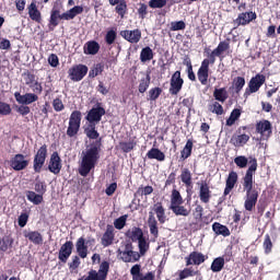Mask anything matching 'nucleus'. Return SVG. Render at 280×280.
<instances>
[{"mask_svg": "<svg viewBox=\"0 0 280 280\" xmlns=\"http://www.w3.org/2000/svg\"><path fill=\"white\" fill-rule=\"evenodd\" d=\"M14 244V238L10 235H5L0 240V250L2 253H7V250H10Z\"/></svg>", "mask_w": 280, "mask_h": 280, "instance_id": "nucleus-34", "label": "nucleus"}, {"mask_svg": "<svg viewBox=\"0 0 280 280\" xmlns=\"http://www.w3.org/2000/svg\"><path fill=\"white\" fill-rule=\"evenodd\" d=\"M191 150H194V142L191 140H187L184 149L182 150V159L185 161L191 156Z\"/></svg>", "mask_w": 280, "mask_h": 280, "instance_id": "nucleus-45", "label": "nucleus"}, {"mask_svg": "<svg viewBox=\"0 0 280 280\" xmlns=\"http://www.w3.org/2000/svg\"><path fill=\"white\" fill-rule=\"evenodd\" d=\"M52 108L56 113H62L65 110V103L60 98H55L52 101Z\"/></svg>", "mask_w": 280, "mask_h": 280, "instance_id": "nucleus-62", "label": "nucleus"}, {"mask_svg": "<svg viewBox=\"0 0 280 280\" xmlns=\"http://www.w3.org/2000/svg\"><path fill=\"white\" fill-rule=\"evenodd\" d=\"M10 165L15 172H22V170H26L27 165H30V160H26L25 155L19 153L11 159Z\"/></svg>", "mask_w": 280, "mask_h": 280, "instance_id": "nucleus-11", "label": "nucleus"}, {"mask_svg": "<svg viewBox=\"0 0 280 280\" xmlns=\"http://www.w3.org/2000/svg\"><path fill=\"white\" fill-rule=\"evenodd\" d=\"M242 112L237 108L233 109L230 117L226 119V126H233L236 119H240Z\"/></svg>", "mask_w": 280, "mask_h": 280, "instance_id": "nucleus-50", "label": "nucleus"}, {"mask_svg": "<svg viewBox=\"0 0 280 280\" xmlns=\"http://www.w3.org/2000/svg\"><path fill=\"white\" fill-rule=\"evenodd\" d=\"M118 259L125 261V264H135L141 259V254L132 249V243H125L122 249L117 250Z\"/></svg>", "mask_w": 280, "mask_h": 280, "instance_id": "nucleus-4", "label": "nucleus"}, {"mask_svg": "<svg viewBox=\"0 0 280 280\" xmlns=\"http://www.w3.org/2000/svg\"><path fill=\"white\" fill-rule=\"evenodd\" d=\"M106 115V109L102 107L101 105H96L92 107L89 112L88 115L85 116V119L88 124L96 125L102 121V117Z\"/></svg>", "mask_w": 280, "mask_h": 280, "instance_id": "nucleus-8", "label": "nucleus"}, {"mask_svg": "<svg viewBox=\"0 0 280 280\" xmlns=\"http://www.w3.org/2000/svg\"><path fill=\"white\" fill-rule=\"evenodd\" d=\"M28 16L31 21H35V23H40L43 21V15L36 5V2H32L28 7Z\"/></svg>", "mask_w": 280, "mask_h": 280, "instance_id": "nucleus-23", "label": "nucleus"}, {"mask_svg": "<svg viewBox=\"0 0 280 280\" xmlns=\"http://www.w3.org/2000/svg\"><path fill=\"white\" fill-rule=\"evenodd\" d=\"M230 45L229 42H221L215 49L209 55L211 65H215V57L222 56L224 51L229 49Z\"/></svg>", "mask_w": 280, "mask_h": 280, "instance_id": "nucleus-21", "label": "nucleus"}, {"mask_svg": "<svg viewBox=\"0 0 280 280\" xmlns=\"http://www.w3.org/2000/svg\"><path fill=\"white\" fill-rule=\"evenodd\" d=\"M209 110L212 112L214 115H224V107H222V105L218 102H213L209 106Z\"/></svg>", "mask_w": 280, "mask_h": 280, "instance_id": "nucleus-52", "label": "nucleus"}, {"mask_svg": "<svg viewBox=\"0 0 280 280\" xmlns=\"http://www.w3.org/2000/svg\"><path fill=\"white\" fill-rule=\"evenodd\" d=\"M153 58H154V51H152V48H150V46L142 48L140 52L141 62H149Z\"/></svg>", "mask_w": 280, "mask_h": 280, "instance_id": "nucleus-38", "label": "nucleus"}, {"mask_svg": "<svg viewBox=\"0 0 280 280\" xmlns=\"http://www.w3.org/2000/svg\"><path fill=\"white\" fill-rule=\"evenodd\" d=\"M82 12H84V8L80 5H75L63 13L62 7H54L50 11L49 30L58 27V25H60V21H73V19L78 16V14H82Z\"/></svg>", "mask_w": 280, "mask_h": 280, "instance_id": "nucleus-3", "label": "nucleus"}, {"mask_svg": "<svg viewBox=\"0 0 280 280\" xmlns=\"http://www.w3.org/2000/svg\"><path fill=\"white\" fill-rule=\"evenodd\" d=\"M136 145H137V142L135 140L119 143L120 150H122V152H126V153L132 152V150H135Z\"/></svg>", "mask_w": 280, "mask_h": 280, "instance_id": "nucleus-48", "label": "nucleus"}, {"mask_svg": "<svg viewBox=\"0 0 280 280\" xmlns=\"http://www.w3.org/2000/svg\"><path fill=\"white\" fill-rule=\"evenodd\" d=\"M235 165H237L241 170H244L248 165V158L244 155H238L234 159Z\"/></svg>", "mask_w": 280, "mask_h": 280, "instance_id": "nucleus-53", "label": "nucleus"}, {"mask_svg": "<svg viewBox=\"0 0 280 280\" xmlns=\"http://www.w3.org/2000/svg\"><path fill=\"white\" fill-rule=\"evenodd\" d=\"M257 172V159L249 158V166L243 177V189L246 191L244 207L246 211H253L259 198V191L253 188L255 180L253 177Z\"/></svg>", "mask_w": 280, "mask_h": 280, "instance_id": "nucleus-1", "label": "nucleus"}, {"mask_svg": "<svg viewBox=\"0 0 280 280\" xmlns=\"http://www.w3.org/2000/svg\"><path fill=\"white\" fill-rule=\"evenodd\" d=\"M148 224L151 235H153V237H159V222H156L154 214L151 213L149 215Z\"/></svg>", "mask_w": 280, "mask_h": 280, "instance_id": "nucleus-33", "label": "nucleus"}, {"mask_svg": "<svg viewBox=\"0 0 280 280\" xmlns=\"http://www.w3.org/2000/svg\"><path fill=\"white\" fill-rule=\"evenodd\" d=\"M223 268H224V257L214 258L210 266V270L212 272H222Z\"/></svg>", "mask_w": 280, "mask_h": 280, "instance_id": "nucleus-37", "label": "nucleus"}, {"mask_svg": "<svg viewBox=\"0 0 280 280\" xmlns=\"http://www.w3.org/2000/svg\"><path fill=\"white\" fill-rule=\"evenodd\" d=\"M47 161V144H43L36 152L33 160V168L36 174H40L43 166Z\"/></svg>", "mask_w": 280, "mask_h": 280, "instance_id": "nucleus-6", "label": "nucleus"}, {"mask_svg": "<svg viewBox=\"0 0 280 280\" xmlns=\"http://www.w3.org/2000/svg\"><path fill=\"white\" fill-rule=\"evenodd\" d=\"M14 97L18 104H22L24 106H30V104H34V102H38V94H35V93H26L23 95L21 94V92H15Z\"/></svg>", "mask_w": 280, "mask_h": 280, "instance_id": "nucleus-12", "label": "nucleus"}, {"mask_svg": "<svg viewBox=\"0 0 280 280\" xmlns=\"http://www.w3.org/2000/svg\"><path fill=\"white\" fill-rule=\"evenodd\" d=\"M78 280H101L97 276V270L95 269H91L89 272H88V276H83L81 277L80 279Z\"/></svg>", "mask_w": 280, "mask_h": 280, "instance_id": "nucleus-64", "label": "nucleus"}, {"mask_svg": "<svg viewBox=\"0 0 280 280\" xmlns=\"http://www.w3.org/2000/svg\"><path fill=\"white\" fill-rule=\"evenodd\" d=\"M209 65H211V59H203L197 72V78L202 85L207 84L209 80Z\"/></svg>", "mask_w": 280, "mask_h": 280, "instance_id": "nucleus-13", "label": "nucleus"}, {"mask_svg": "<svg viewBox=\"0 0 280 280\" xmlns=\"http://www.w3.org/2000/svg\"><path fill=\"white\" fill-rule=\"evenodd\" d=\"M128 5L125 1H121L116 5V12L121 19H124V16L126 15Z\"/></svg>", "mask_w": 280, "mask_h": 280, "instance_id": "nucleus-60", "label": "nucleus"}, {"mask_svg": "<svg viewBox=\"0 0 280 280\" xmlns=\"http://www.w3.org/2000/svg\"><path fill=\"white\" fill-rule=\"evenodd\" d=\"M68 73H69V78H70V80H72V82H80L81 80L84 79V75H86V73H89V67H86L84 65H77V66L72 67L71 69H69Z\"/></svg>", "mask_w": 280, "mask_h": 280, "instance_id": "nucleus-10", "label": "nucleus"}, {"mask_svg": "<svg viewBox=\"0 0 280 280\" xmlns=\"http://www.w3.org/2000/svg\"><path fill=\"white\" fill-rule=\"evenodd\" d=\"M128 220V215H121L120 218L116 219L114 221V226L115 229H117L118 231H121V229H124V226H126V221Z\"/></svg>", "mask_w": 280, "mask_h": 280, "instance_id": "nucleus-58", "label": "nucleus"}, {"mask_svg": "<svg viewBox=\"0 0 280 280\" xmlns=\"http://www.w3.org/2000/svg\"><path fill=\"white\" fill-rule=\"evenodd\" d=\"M245 84H246V79H244V77H237L233 81V85H234L236 93H240V91H242V89H244Z\"/></svg>", "mask_w": 280, "mask_h": 280, "instance_id": "nucleus-51", "label": "nucleus"}, {"mask_svg": "<svg viewBox=\"0 0 280 280\" xmlns=\"http://www.w3.org/2000/svg\"><path fill=\"white\" fill-rule=\"evenodd\" d=\"M116 39H117V32H115L114 30H110L106 33L105 40L107 45H113V43H115Z\"/></svg>", "mask_w": 280, "mask_h": 280, "instance_id": "nucleus-63", "label": "nucleus"}, {"mask_svg": "<svg viewBox=\"0 0 280 280\" xmlns=\"http://www.w3.org/2000/svg\"><path fill=\"white\" fill-rule=\"evenodd\" d=\"M212 230L214 231L215 235H222L223 237H229L231 235V231L225 225L215 222L212 224Z\"/></svg>", "mask_w": 280, "mask_h": 280, "instance_id": "nucleus-32", "label": "nucleus"}, {"mask_svg": "<svg viewBox=\"0 0 280 280\" xmlns=\"http://www.w3.org/2000/svg\"><path fill=\"white\" fill-rule=\"evenodd\" d=\"M126 237H129L133 242H139L143 237V230L135 226L126 232Z\"/></svg>", "mask_w": 280, "mask_h": 280, "instance_id": "nucleus-30", "label": "nucleus"}, {"mask_svg": "<svg viewBox=\"0 0 280 280\" xmlns=\"http://www.w3.org/2000/svg\"><path fill=\"white\" fill-rule=\"evenodd\" d=\"M185 259L186 266H200V264L207 261V256L200 252H192Z\"/></svg>", "mask_w": 280, "mask_h": 280, "instance_id": "nucleus-17", "label": "nucleus"}, {"mask_svg": "<svg viewBox=\"0 0 280 280\" xmlns=\"http://www.w3.org/2000/svg\"><path fill=\"white\" fill-rule=\"evenodd\" d=\"M161 93H163V89L161 88H152L148 92V102H156L159 97H161Z\"/></svg>", "mask_w": 280, "mask_h": 280, "instance_id": "nucleus-41", "label": "nucleus"}, {"mask_svg": "<svg viewBox=\"0 0 280 280\" xmlns=\"http://www.w3.org/2000/svg\"><path fill=\"white\" fill-rule=\"evenodd\" d=\"M185 27H187L185 21L171 22V32H180L182 30H185Z\"/></svg>", "mask_w": 280, "mask_h": 280, "instance_id": "nucleus-54", "label": "nucleus"}, {"mask_svg": "<svg viewBox=\"0 0 280 280\" xmlns=\"http://www.w3.org/2000/svg\"><path fill=\"white\" fill-rule=\"evenodd\" d=\"M80 126H82V112L73 110L69 117L67 136L70 138L78 136Z\"/></svg>", "mask_w": 280, "mask_h": 280, "instance_id": "nucleus-5", "label": "nucleus"}, {"mask_svg": "<svg viewBox=\"0 0 280 280\" xmlns=\"http://www.w3.org/2000/svg\"><path fill=\"white\" fill-rule=\"evenodd\" d=\"M171 211H173V213H175L176 215H182L184 218H187L190 213L191 210L187 209L185 206L183 205H177V206H173L170 207Z\"/></svg>", "mask_w": 280, "mask_h": 280, "instance_id": "nucleus-36", "label": "nucleus"}, {"mask_svg": "<svg viewBox=\"0 0 280 280\" xmlns=\"http://www.w3.org/2000/svg\"><path fill=\"white\" fill-rule=\"evenodd\" d=\"M71 253H73V242L67 241L59 249L58 259L61 260L62 264H67L69 257H71Z\"/></svg>", "mask_w": 280, "mask_h": 280, "instance_id": "nucleus-16", "label": "nucleus"}, {"mask_svg": "<svg viewBox=\"0 0 280 280\" xmlns=\"http://www.w3.org/2000/svg\"><path fill=\"white\" fill-rule=\"evenodd\" d=\"M100 51V43L95 40H90L84 44L83 46V52L85 56H95Z\"/></svg>", "mask_w": 280, "mask_h": 280, "instance_id": "nucleus-24", "label": "nucleus"}, {"mask_svg": "<svg viewBox=\"0 0 280 280\" xmlns=\"http://www.w3.org/2000/svg\"><path fill=\"white\" fill-rule=\"evenodd\" d=\"M180 180L186 187H191V171H189V168L182 170Z\"/></svg>", "mask_w": 280, "mask_h": 280, "instance_id": "nucleus-40", "label": "nucleus"}, {"mask_svg": "<svg viewBox=\"0 0 280 280\" xmlns=\"http://www.w3.org/2000/svg\"><path fill=\"white\" fill-rule=\"evenodd\" d=\"M104 71V66L102 63H97L94 68L90 71V78H97Z\"/></svg>", "mask_w": 280, "mask_h": 280, "instance_id": "nucleus-61", "label": "nucleus"}, {"mask_svg": "<svg viewBox=\"0 0 280 280\" xmlns=\"http://www.w3.org/2000/svg\"><path fill=\"white\" fill-rule=\"evenodd\" d=\"M148 159H154L155 161L163 162L165 161V153H163L161 150L156 148H152L151 150L148 151L147 153Z\"/></svg>", "mask_w": 280, "mask_h": 280, "instance_id": "nucleus-35", "label": "nucleus"}, {"mask_svg": "<svg viewBox=\"0 0 280 280\" xmlns=\"http://www.w3.org/2000/svg\"><path fill=\"white\" fill-rule=\"evenodd\" d=\"M183 196H180V192L176 189L172 190L171 195V206L170 207H176L178 205H183Z\"/></svg>", "mask_w": 280, "mask_h": 280, "instance_id": "nucleus-42", "label": "nucleus"}, {"mask_svg": "<svg viewBox=\"0 0 280 280\" xmlns=\"http://www.w3.org/2000/svg\"><path fill=\"white\" fill-rule=\"evenodd\" d=\"M199 198H200L201 202H205V205H207L209 202V200H211V190L209 189L208 183H202L200 185Z\"/></svg>", "mask_w": 280, "mask_h": 280, "instance_id": "nucleus-28", "label": "nucleus"}, {"mask_svg": "<svg viewBox=\"0 0 280 280\" xmlns=\"http://www.w3.org/2000/svg\"><path fill=\"white\" fill-rule=\"evenodd\" d=\"M153 210L159 220V223L165 224V222L167 220V215H165V208H163V203L162 202L155 203L153 207Z\"/></svg>", "mask_w": 280, "mask_h": 280, "instance_id": "nucleus-29", "label": "nucleus"}, {"mask_svg": "<svg viewBox=\"0 0 280 280\" xmlns=\"http://www.w3.org/2000/svg\"><path fill=\"white\" fill-rule=\"evenodd\" d=\"M48 170L49 172H51V174H60V170H62V164L60 163V155H58V152H54L50 155Z\"/></svg>", "mask_w": 280, "mask_h": 280, "instance_id": "nucleus-19", "label": "nucleus"}, {"mask_svg": "<svg viewBox=\"0 0 280 280\" xmlns=\"http://www.w3.org/2000/svg\"><path fill=\"white\" fill-rule=\"evenodd\" d=\"M256 132L261 136V139L266 140L272 135V125L268 120L257 122Z\"/></svg>", "mask_w": 280, "mask_h": 280, "instance_id": "nucleus-15", "label": "nucleus"}, {"mask_svg": "<svg viewBox=\"0 0 280 280\" xmlns=\"http://www.w3.org/2000/svg\"><path fill=\"white\" fill-rule=\"evenodd\" d=\"M266 84V75L264 74H256L249 80L248 89L245 90V97H248V95H253V93H257Z\"/></svg>", "mask_w": 280, "mask_h": 280, "instance_id": "nucleus-7", "label": "nucleus"}, {"mask_svg": "<svg viewBox=\"0 0 280 280\" xmlns=\"http://www.w3.org/2000/svg\"><path fill=\"white\" fill-rule=\"evenodd\" d=\"M138 246L140 255H145V253H148V248H150V244L148 243V241H145V237L143 236L138 241Z\"/></svg>", "mask_w": 280, "mask_h": 280, "instance_id": "nucleus-55", "label": "nucleus"}, {"mask_svg": "<svg viewBox=\"0 0 280 280\" xmlns=\"http://www.w3.org/2000/svg\"><path fill=\"white\" fill-rule=\"evenodd\" d=\"M95 126H97V125L89 124L88 127L84 129V132H85L88 139H98L100 138V132L96 131Z\"/></svg>", "mask_w": 280, "mask_h": 280, "instance_id": "nucleus-46", "label": "nucleus"}, {"mask_svg": "<svg viewBox=\"0 0 280 280\" xmlns=\"http://www.w3.org/2000/svg\"><path fill=\"white\" fill-rule=\"evenodd\" d=\"M262 246H264L266 255H270V253H272V240H270L269 234L265 235V241H264Z\"/></svg>", "mask_w": 280, "mask_h": 280, "instance_id": "nucleus-56", "label": "nucleus"}, {"mask_svg": "<svg viewBox=\"0 0 280 280\" xmlns=\"http://www.w3.org/2000/svg\"><path fill=\"white\" fill-rule=\"evenodd\" d=\"M213 97L217 100V102L224 104L226 100H229V92H226V88L215 89L213 92Z\"/></svg>", "mask_w": 280, "mask_h": 280, "instance_id": "nucleus-31", "label": "nucleus"}, {"mask_svg": "<svg viewBox=\"0 0 280 280\" xmlns=\"http://www.w3.org/2000/svg\"><path fill=\"white\" fill-rule=\"evenodd\" d=\"M12 114V107L10 104L0 101V115L3 117Z\"/></svg>", "mask_w": 280, "mask_h": 280, "instance_id": "nucleus-57", "label": "nucleus"}, {"mask_svg": "<svg viewBox=\"0 0 280 280\" xmlns=\"http://www.w3.org/2000/svg\"><path fill=\"white\" fill-rule=\"evenodd\" d=\"M257 19V13L250 11V12H244L238 14V18L236 19V23L238 25H248L250 21H255Z\"/></svg>", "mask_w": 280, "mask_h": 280, "instance_id": "nucleus-25", "label": "nucleus"}, {"mask_svg": "<svg viewBox=\"0 0 280 280\" xmlns=\"http://www.w3.org/2000/svg\"><path fill=\"white\" fill-rule=\"evenodd\" d=\"M120 36L128 40V43L137 44L141 40V31L133 30V31H122L120 32Z\"/></svg>", "mask_w": 280, "mask_h": 280, "instance_id": "nucleus-20", "label": "nucleus"}, {"mask_svg": "<svg viewBox=\"0 0 280 280\" xmlns=\"http://www.w3.org/2000/svg\"><path fill=\"white\" fill-rule=\"evenodd\" d=\"M150 74H147L145 78H142L139 82L138 85V91L139 93H145V91H148V89H150Z\"/></svg>", "mask_w": 280, "mask_h": 280, "instance_id": "nucleus-47", "label": "nucleus"}, {"mask_svg": "<svg viewBox=\"0 0 280 280\" xmlns=\"http://www.w3.org/2000/svg\"><path fill=\"white\" fill-rule=\"evenodd\" d=\"M26 198L33 205H40L43 202V195H38L32 190L26 191Z\"/></svg>", "mask_w": 280, "mask_h": 280, "instance_id": "nucleus-43", "label": "nucleus"}, {"mask_svg": "<svg viewBox=\"0 0 280 280\" xmlns=\"http://www.w3.org/2000/svg\"><path fill=\"white\" fill-rule=\"evenodd\" d=\"M77 253L81 259H86L89 255V247L86 246V241L84 237H80L75 244Z\"/></svg>", "mask_w": 280, "mask_h": 280, "instance_id": "nucleus-26", "label": "nucleus"}, {"mask_svg": "<svg viewBox=\"0 0 280 280\" xmlns=\"http://www.w3.org/2000/svg\"><path fill=\"white\" fill-rule=\"evenodd\" d=\"M250 141V136L243 133V135H234L232 136L230 143L235 148H244Z\"/></svg>", "mask_w": 280, "mask_h": 280, "instance_id": "nucleus-22", "label": "nucleus"}, {"mask_svg": "<svg viewBox=\"0 0 280 280\" xmlns=\"http://www.w3.org/2000/svg\"><path fill=\"white\" fill-rule=\"evenodd\" d=\"M183 84H185V80L180 78V70H177L171 78V86L168 89V93L171 95H178L180 91H183Z\"/></svg>", "mask_w": 280, "mask_h": 280, "instance_id": "nucleus-9", "label": "nucleus"}, {"mask_svg": "<svg viewBox=\"0 0 280 280\" xmlns=\"http://www.w3.org/2000/svg\"><path fill=\"white\" fill-rule=\"evenodd\" d=\"M108 270H110V264H108V261H103L100 265V269L96 271V273L101 280H106L108 277Z\"/></svg>", "mask_w": 280, "mask_h": 280, "instance_id": "nucleus-39", "label": "nucleus"}, {"mask_svg": "<svg viewBox=\"0 0 280 280\" xmlns=\"http://www.w3.org/2000/svg\"><path fill=\"white\" fill-rule=\"evenodd\" d=\"M167 5V0H150L149 7H151L153 10L165 8Z\"/></svg>", "mask_w": 280, "mask_h": 280, "instance_id": "nucleus-59", "label": "nucleus"}, {"mask_svg": "<svg viewBox=\"0 0 280 280\" xmlns=\"http://www.w3.org/2000/svg\"><path fill=\"white\" fill-rule=\"evenodd\" d=\"M237 179H238L237 173L235 171H231L229 173V176H228L226 180H225V185H228L229 187L234 188L235 185H237Z\"/></svg>", "mask_w": 280, "mask_h": 280, "instance_id": "nucleus-49", "label": "nucleus"}, {"mask_svg": "<svg viewBox=\"0 0 280 280\" xmlns=\"http://www.w3.org/2000/svg\"><path fill=\"white\" fill-rule=\"evenodd\" d=\"M113 242H115V226L108 224L101 238V244L107 248V246H112Z\"/></svg>", "mask_w": 280, "mask_h": 280, "instance_id": "nucleus-18", "label": "nucleus"}, {"mask_svg": "<svg viewBox=\"0 0 280 280\" xmlns=\"http://www.w3.org/2000/svg\"><path fill=\"white\" fill-rule=\"evenodd\" d=\"M24 237L37 246L43 244V234L38 231H24Z\"/></svg>", "mask_w": 280, "mask_h": 280, "instance_id": "nucleus-27", "label": "nucleus"}, {"mask_svg": "<svg viewBox=\"0 0 280 280\" xmlns=\"http://www.w3.org/2000/svg\"><path fill=\"white\" fill-rule=\"evenodd\" d=\"M132 280H154V272L149 271L145 275L141 272V265H133L130 269Z\"/></svg>", "mask_w": 280, "mask_h": 280, "instance_id": "nucleus-14", "label": "nucleus"}, {"mask_svg": "<svg viewBox=\"0 0 280 280\" xmlns=\"http://www.w3.org/2000/svg\"><path fill=\"white\" fill-rule=\"evenodd\" d=\"M100 142L92 143L84 151H82L81 164L79 167L80 176L86 177L91 174L92 170H95V165H97L100 161Z\"/></svg>", "mask_w": 280, "mask_h": 280, "instance_id": "nucleus-2", "label": "nucleus"}, {"mask_svg": "<svg viewBox=\"0 0 280 280\" xmlns=\"http://www.w3.org/2000/svg\"><path fill=\"white\" fill-rule=\"evenodd\" d=\"M196 275H200V271L194 270V268H185L184 270L179 271V280L189 279V277H196Z\"/></svg>", "mask_w": 280, "mask_h": 280, "instance_id": "nucleus-44", "label": "nucleus"}]
</instances>
